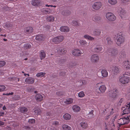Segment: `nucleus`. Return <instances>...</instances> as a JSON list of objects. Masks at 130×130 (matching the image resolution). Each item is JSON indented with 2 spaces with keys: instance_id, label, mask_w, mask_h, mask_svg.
<instances>
[{
  "instance_id": "nucleus-1",
  "label": "nucleus",
  "mask_w": 130,
  "mask_h": 130,
  "mask_svg": "<svg viewBox=\"0 0 130 130\" xmlns=\"http://www.w3.org/2000/svg\"><path fill=\"white\" fill-rule=\"evenodd\" d=\"M115 41L117 44L119 46L122 45L124 41V39L120 32L117 34L115 37Z\"/></svg>"
},
{
  "instance_id": "nucleus-2",
  "label": "nucleus",
  "mask_w": 130,
  "mask_h": 130,
  "mask_svg": "<svg viewBox=\"0 0 130 130\" xmlns=\"http://www.w3.org/2000/svg\"><path fill=\"white\" fill-rule=\"evenodd\" d=\"M130 117V116H129L120 118L118 120V123L119 124L121 125L127 124L129 122Z\"/></svg>"
},
{
  "instance_id": "nucleus-3",
  "label": "nucleus",
  "mask_w": 130,
  "mask_h": 130,
  "mask_svg": "<svg viewBox=\"0 0 130 130\" xmlns=\"http://www.w3.org/2000/svg\"><path fill=\"white\" fill-rule=\"evenodd\" d=\"M64 39L63 36H58L54 37L52 39V41L56 44H59L63 41Z\"/></svg>"
},
{
  "instance_id": "nucleus-4",
  "label": "nucleus",
  "mask_w": 130,
  "mask_h": 130,
  "mask_svg": "<svg viewBox=\"0 0 130 130\" xmlns=\"http://www.w3.org/2000/svg\"><path fill=\"white\" fill-rule=\"evenodd\" d=\"M106 16L107 19L110 21H113L116 19V17L113 13L111 12L107 13Z\"/></svg>"
},
{
  "instance_id": "nucleus-5",
  "label": "nucleus",
  "mask_w": 130,
  "mask_h": 130,
  "mask_svg": "<svg viewBox=\"0 0 130 130\" xmlns=\"http://www.w3.org/2000/svg\"><path fill=\"white\" fill-rule=\"evenodd\" d=\"M130 78L129 77L123 75L119 79V81L120 82L123 84L127 83L129 81Z\"/></svg>"
},
{
  "instance_id": "nucleus-6",
  "label": "nucleus",
  "mask_w": 130,
  "mask_h": 130,
  "mask_svg": "<svg viewBox=\"0 0 130 130\" xmlns=\"http://www.w3.org/2000/svg\"><path fill=\"white\" fill-rule=\"evenodd\" d=\"M122 110H123L124 114H128L130 112V103H128L127 105L123 108Z\"/></svg>"
},
{
  "instance_id": "nucleus-7",
  "label": "nucleus",
  "mask_w": 130,
  "mask_h": 130,
  "mask_svg": "<svg viewBox=\"0 0 130 130\" xmlns=\"http://www.w3.org/2000/svg\"><path fill=\"white\" fill-rule=\"evenodd\" d=\"M102 6V3L100 2L95 3L92 5V8L94 9L98 10Z\"/></svg>"
},
{
  "instance_id": "nucleus-8",
  "label": "nucleus",
  "mask_w": 130,
  "mask_h": 130,
  "mask_svg": "<svg viewBox=\"0 0 130 130\" xmlns=\"http://www.w3.org/2000/svg\"><path fill=\"white\" fill-rule=\"evenodd\" d=\"M120 17L123 20L127 18V14L126 11L123 9H121L120 12L119 13Z\"/></svg>"
},
{
  "instance_id": "nucleus-9",
  "label": "nucleus",
  "mask_w": 130,
  "mask_h": 130,
  "mask_svg": "<svg viewBox=\"0 0 130 130\" xmlns=\"http://www.w3.org/2000/svg\"><path fill=\"white\" fill-rule=\"evenodd\" d=\"M72 55L74 56H79L82 54L83 53L79 50L76 49L72 50Z\"/></svg>"
},
{
  "instance_id": "nucleus-10",
  "label": "nucleus",
  "mask_w": 130,
  "mask_h": 130,
  "mask_svg": "<svg viewBox=\"0 0 130 130\" xmlns=\"http://www.w3.org/2000/svg\"><path fill=\"white\" fill-rule=\"evenodd\" d=\"M99 59V57L96 54H94L92 55L91 58V60L93 63H96L97 62Z\"/></svg>"
},
{
  "instance_id": "nucleus-11",
  "label": "nucleus",
  "mask_w": 130,
  "mask_h": 130,
  "mask_svg": "<svg viewBox=\"0 0 130 130\" xmlns=\"http://www.w3.org/2000/svg\"><path fill=\"white\" fill-rule=\"evenodd\" d=\"M110 93H111L112 95H111V99H114L117 97V90L116 89H114L113 90H111L109 91Z\"/></svg>"
},
{
  "instance_id": "nucleus-12",
  "label": "nucleus",
  "mask_w": 130,
  "mask_h": 130,
  "mask_svg": "<svg viewBox=\"0 0 130 130\" xmlns=\"http://www.w3.org/2000/svg\"><path fill=\"white\" fill-rule=\"evenodd\" d=\"M73 99L71 98H68L64 99L63 100L64 102L66 104H69L73 103Z\"/></svg>"
},
{
  "instance_id": "nucleus-13",
  "label": "nucleus",
  "mask_w": 130,
  "mask_h": 130,
  "mask_svg": "<svg viewBox=\"0 0 130 130\" xmlns=\"http://www.w3.org/2000/svg\"><path fill=\"white\" fill-rule=\"evenodd\" d=\"M34 79L31 77H28L26 78L25 80L26 83L27 84H32L34 82Z\"/></svg>"
},
{
  "instance_id": "nucleus-14",
  "label": "nucleus",
  "mask_w": 130,
  "mask_h": 130,
  "mask_svg": "<svg viewBox=\"0 0 130 130\" xmlns=\"http://www.w3.org/2000/svg\"><path fill=\"white\" fill-rule=\"evenodd\" d=\"M80 128L81 129H86L88 126V125L87 123L83 121L80 122Z\"/></svg>"
},
{
  "instance_id": "nucleus-15",
  "label": "nucleus",
  "mask_w": 130,
  "mask_h": 130,
  "mask_svg": "<svg viewBox=\"0 0 130 130\" xmlns=\"http://www.w3.org/2000/svg\"><path fill=\"white\" fill-rule=\"evenodd\" d=\"M60 30L62 32H68L70 30V29L67 26H62L60 27Z\"/></svg>"
},
{
  "instance_id": "nucleus-16",
  "label": "nucleus",
  "mask_w": 130,
  "mask_h": 130,
  "mask_svg": "<svg viewBox=\"0 0 130 130\" xmlns=\"http://www.w3.org/2000/svg\"><path fill=\"white\" fill-rule=\"evenodd\" d=\"M72 109L73 111L75 112H79L80 110V107L76 105H74L73 106Z\"/></svg>"
},
{
  "instance_id": "nucleus-17",
  "label": "nucleus",
  "mask_w": 130,
  "mask_h": 130,
  "mask_svg": "<svg viewBox=\"0 0 130 130\" xmlns=\"http://www.w3.org/2000/svg\"><path fill=\"white\" fill-rule=\"evenodd\" d=\"M129 62L128 61H125L123 62V67L126 69L127 70L129 69Z\"/></svg>"
},
{
  "instance_id": "nucleus-18",
  "label": "nucleus",
  "mask_w": 130,
  "mask_h": 130,
  "mask_svg": "<svg viewBox=\"0 0 130 130\" xmlns=\"http://www.w3.org/2000/svg\"><path fill=\"white\" fill-rule=\"evenodd\" d=\"M106 88L105 85H102L100 86L99 90L102 93H104L105 91Z\"/></svg>"
},
{
  "instance_id": "nucleus-19",
  "label": "nucleus",
  "mask_w": 130,
  "mask_h": 130,
  "mask_svg": "<svg viewBox=\"0 0 130 130\" xmlns=\"http://www.w3.org/2000/svg\"><path fill=\"white\" fill-rule=\"evenodd\" d=\"M41 2L40 1L37 0H33L31 2V4L35 6H38L40 5Z\"/></svg>"
},
{
  "instance_id": "nucleus-20",
  "label": "nucleus",
  "mask_w": 130,
  "mask_h": 130,
  "mask_svg": "<svg viewBox=\"0 0 130 130\" xmlns=\"http://www.w3.org/2000/svg\"><path fill=\"white\" fill-rule=\"evenodd\" d=\"M112 71L115 74L118 73L119 72V68L116 66L113 67L112 68Z\"/></svg>"
},
{
  "instance_id": "nucleus-21",
  "label": "nucleus",
  "mask_w": 130,
  "mask_h": 130,
  "mask_svg": "<svg viewBox=\"0 0 130 130\" xmlns=\"http://www.w3.org/2000/svg\"><path fill=\"white\" fill-rule=\"evenodd\" d=\"M42 96L39 94H37L35 96V98L37 101H41L43 99Z\"/></svg>"
},
{
  "instance_id": "nucleus-22",
  "label": "nucleus",
  "mask_w": 130,
  "mask_h": 130,
  "mask_svg": "<svg viewBox=\"0 0 130 130\" xmlns=\"http://www.w3.org/2000/svg\"><path fill=\"white\" fill-rule=\"evenodd\" d=\"M46 56V54L45 52L43 50L41 51L40 53V57L41 60L44 58Z\"/></svg>"
},
{
  "instance_id": "nucleus-23",
  "label": "nucleus",
  "mask_w": 130,
  "mask_h": 130,
  "mask_svg": "<svg viewBox=\"0 0 130 130\" xmlns=\"http://www.w3.org/2000/svg\"><path fill=\"white\" fill-rule=\"evenodd\" d=\"M102 76L104 77H105L107 76L108 73L107 71L105 70H103L101 71Z\"/></svg>"
},
{
  "instance_id": "nucleus-24",
  "label": "nucleus",
  "mask_w": 130,
  "mask_h": 130,
  "mask_svg": "<svg viewBox=\"0 0 130 130\" xmlns=\"http://www.w3.org/2000/svg\"><path fill=\"white\" fill-rule=\"evenodd\" d=\"M62 128L63 130H71V127L68 125L64 124L62 125Z\"/></svg>"
},
{
  "instance_id": "nucleus-25",
  "label": "nucleus",
  "mask_w": 130,
  "mask_h": 130,
  "mask_svg": "<svg viewBox=\"0 0 130 130\" xmlns=\"http://www.w3.org/2000/svg\"><path fill=\"white\" fill-rule=\"evenodd\" d=\"M66 49L65 48L60 49L59 51H58V53L60 55L64 54L66 52Z\"/></svg>"
},
{
  "instance_id": "nucleus-26",
  "label": "nucleus",
  "mask_w": 130,
  "mask_h": 130,
  "mask_svg": "<svg viewBox=\"0 0 130 130\" xmlns=\"http://www.w3.org/2000/svg\"><path fill=\"white\" fill-rule=\"evenodd\" d=\"M19 109L21 112L23 113H25L27 111V109L25 107H20Z\"/></svg>"
},
{
  "instance_id": "nucleus-27",
  "label": "nucleus",
  "mask_w": 130,
  "mask_h": 130,
  "mask_svg": "<svg viewBox=\"0 0 130 130\" xmlns=\"http://www.w3.org/2000/svg\"><path fill=\"white\" fill-rule=\"evenodd\" d=\"M102 47L100 46H97L94 49V51L97 52H100L102 51Z\"/></svg>"
},
{
  "instance_id": "nucleus-28",
  "label": "nucleus",
  "mask_w": 130,
  "mask_h": 130,
  "mask_svg": "<svg viewBox=\"0 0 130 130\" xmlns=\"http://www.w3.org/2000/svg\"><path fill=\"white\" fill-rule=\"evenodd\" d=\"M83 37L85 39L89 40H92L94 39V38L87 35H84Z\"/></svg>"
},
{
  "instance_id": "nucleus-29",
  "label": "nucleus",
  "mask_w": 130,
  "mask_h": 130,
  "mask_svg": "<svg viewBox=\"0 0 130 130\" xmlns=\"http://www.w3.org/2000/svg\"><path fill=\"white\" fill-rule=\"evenodd\" d=\"M108 3L111 5H114L116 4L117 3V0H108Z\"/></svg>"
},
{
  "instance_id": "nucleus-30",
  "label": "nucleus",
  "mask_w": 130,
  "mask_h": 130,
  "mask_svg": "<svg viewBox=\"0 0 130 130\" xmlns=\"http://www.w3.org/2000/svg\"><path fill=\"white\" fill-rule=\"evenodd\" d=\"M46 74V73L45 72H40L37 73L36 75V76L37 77H43L45 76Z\"/></svg>"
},
{
  "instance_id": "nucleus-31",
  "label": "nucleus",
  "mask_w": 130,
  "mask_h": 130,
  "mask_svg": "<svg viewBox=\"0 0 130 130\" xmlns=\"http://www.w3.org/2000/svg\"><path fill=\"white\" fill-rule=\"evenodd\" d=\"M50 11V9L46 8H43L41 10L42 12L46 14L50 13L51 12Z\"/></svg>"
},
{
  "instance_id": "nucleus-32",
  "label": "nucleus",
  "mask_w": 130,
  "mask_h": 130,
  "mask_svg": "<svg viewBox=\"0 0 130 130\" xmlns=\"http://www.w3.org/2000/svg\"><path fill=\"white\" fill-rule=\"evenodd\" d=\"M63 118L66 120H69L71 118V116L69 114L66 113L63 115Z\"/></svg>"
},
{
  "instance_id": "nucleus-33",
  "label": "nucleus",
  "mask_w": 130,
  "mask_h": 130,
  "mask_svg": "<svg viewBox=\"0 0 130 130\" xmlns=\"http://www.w3.org/2000/svg\"><path fill=\"white\" fill-rule=\"evenodd\" d=\"M101 32L100 30H96L93 31V35L95 36H97L100 35Z\"/></svg>"
},
{
  "instance_id": "nucleus-34",
  "label": "nucleus",
  "mask_w": 130,
  "mask_h": 130,
  "mask_svg": "<svg viewBox=\"0 0 130 130\" xmlns=\"http://www.w3.org/2000/svg\"><path fill=\"white\" fill-rule=\"evenodd\" d=\"M43 39V37L42 35H38L36 36V40L39 41L42 40Z\"/></svg>"
},
{
  "instance_id": "nucleus-35",
  "label": "nucleus",
  "mask_w": 130,
  "mask_h": 130,
  "mask_svg": "<svg viewBox=\"0 0 130 130\" xmlns=\"http://www.w3.org/2000/svg\"><path fill=\"white\" fill-rule=\"evenodd\" d=\"M47 21H54V18L52 16H48L46 18Z\"/></svg>"
},
{
  "instance_id": "nucleus-36",
  "label": "nucleus",
  "mask_w": 130,
  "mask_h": 130,
  "mask_svg": "<svg viewBox=\"0 0 130 130\" xmlns=\"http://www.w3.org/2000/svg\"><path fill=\"white\" fill-rule=\"evenodd\" d=\"M26 31L27 32L30 33L32 32L33 30V28L31 27H27L26 28Z\"/></svg>"
},
{
  "instance_id": "nucleus-37",
  "label": "nucleus",
  "mask_w": 130,
  "mask_h": 130,
  "mask_svg": "<svg viewBox=\"0 0 130 130\" xmlns=\"http://www.w3.org/2000/svg\"><path fill=\"white\" fill-rule=\"evenodd\" d=\"M79 42L81 45H85L87 44V42L86 41L84 40H80L79 41Z\"/></svg>"
},
{
  "instance_id": "nucleus-38",
  "label": "nucleus",
  "mask_w": 130,
  "mask_h": 130,
  "mask_svg": "<svg viewBox=\"0 0 130 130\" xmlns=\"http://www.w3.org/2000/svg\"><path fill=\"white\" fill-rule=\"evenodd\" d=\"M93 110H91L89 113L88 114L87 116L89 118H91L93 117Z\"/></svg>"
},
{
  "instance_id": "nucleus-39",
  "label": "nucleus",
  "mask_w": 130,
  "mask_h": 130,
  "mask_svg": "<svg viewBox=\"0 0 130 130\" xmlns=\"http://www.w3.org/2000/svg\"><path fill=\"white\" fill-rule=\"evenodd\" d=\"M78 96L80 98H82L85 96L84 93L83 91H81L79 92L78 94Z\"/></svg>"
},
{
  "instance_id": "nucleus-40",
  "label": "nucleus",
  "mask_w": 130,
  "mask_h": 130,
  "mask_svg": "<svg viewBox=\"0 0 130 130\" xmlns=\"http://www.w3.org/2000/svg\"><path fill=\"white\" fill-rule=\"evenodd\" d=\"M4 28H8L10 27L11 26V25L9 23H7L6 24H4Z\"/></svg>"
},
{
  "instance_id": "nucleus-41",
  "label": "nucleus",
  "mask_w": 130,
  "mask_h": 130,
  "mask_svg": "<svg viewBox=\"0 0 130 130\" xmlns=\"http://www.w3.org/2000/svg\"><path fill=\"white\" fill-rule=\"evenodd\" d=\"M111 53L112 55L115 56L118 54V52L117 50H114L112 51Z\"/></svg>"
},
{
  "instance_id": "nucleus-42",
  "label": "nucleus",
  "mask_w": 130,
  "mask_h": 130,
  "mask_svg": "<svg viewBox=\"0 0 130 130\" xmlns=\"http://www.w3.org/2000/svg\"><path fill=\"white\" fill-rule=\"evenodd\" d=\"M6 88L3 85H0V92L4 91Z\"/></svg>"
},
{
  "instance_id": "nucleus-43",
  "label": "nucleus",
  "mask_w": 130,
  "mask_h": 130,
  "mask_svg": "<svg viewBox=\"0 0 130 130\" xmlns=\"http://www.w3.org/2000/svg\"><path fill=\"white\" fill-rule=\"evenodd\" d=\"M34 111L36 114H39L41 112V110L40 109H38L35 110Z\"/></svg>"
},
{
  "instance_id": "nucleus-44",
  "label": "nucleus",
  "mask_w": 130,
  "mask_h": 130,
  "mask_svg": "<svg viewBox=\"0 0 130 130\" xmlns=\"http://www.w3.org/2000/svg\"><path fill=\"white\" fill-rule=\"evenodd\" d=\"M80 82L81 83L80 85L81 86L84 85L86 84V82L85 80H81Z\"/></svg>"
},
{
  "instance_id": "nucleus-45",
  "label": "nucleus",
  "mask_w": 130,
  "mask_h": 130,
  "mask_svg": "<svg viewBox=\"0 0 130 130\" xmlns=\"http://www.w3.org/2000/svg\"><path fill=\"white\" fill-rule=\"evenodd\" d=\"M6 64V62L4 61H0V67L4 66Z\"/></svg>"
},
{
  "instance_id": "nucleus-46",
  "label": "nucleus",
  "mask_w": 130,
  "mask_h": 130,
  "mask_svg": "<svg viewBox=\"0 0 130 130\" xmlns=\"http://www.w3.org/2000/svg\"><path fill=\"white\" fill-rule=\"evenodd\" d=\"M35 120L34 119H29L28 120V122L30 123H33L35 122Z\"/></svg>"
},
{
  "instance_id": "nucleus-47",
  "label": "nucleus",
  "mask_w": 130,
  "mask_h": 130,
  "mask_svg": "<svg viewBox=\"0 0 130 130\" xmlns=\"http://www.w3.org/2000/svg\"><path fill=\"white\" fill-rule=\"evenodd\" d=\"M24 47L25 48L28 49L30 47L31 45L29 44H24Z\"/></svg>"
},
{
  "instance_id": "nucleus-48",
  "label": "nucleus",
  "mask_w": 130,
  "mask_h": 130,
  "mask_svg": "<svg viewBox=\"0 0 130 130\" xmlns=\"http://www.w3.org/2000/svg\"><path fill=\"white\" fill-rule=\"evenodd\" d=\"M106 40L107 41V43L109 44H111L112 43V41L110 40V39L109 38H107L106 39Z\"/></svg>"
},
{
  "instance_id": "nucleus-49",
  "label": "nucleus",
  "mask_w": 130,
  "mask_h": 130,
  "mask_svg": "<svg viewBox=\"0 0 130 130\" xmlns=\"http://www.w3.org/2000/svg\"><path fill=\"white\" fill-rule=\"evenodd\" d=\"M72 23V24L74 26H77L78 24L77 22L75 21H73Z\"/></svg>"
},
{
  "instance_id": "nucleus-50",
  "label": "nucleus",
  "mask_w": 130,
  "mask_h": 130,
  "mask_svg": "<svg viewBox=\"0 0 130 130\" xmlns=\"http://www.w3.org/2000/svg\"><path fill=\"white\" fill-rule=\"evenodd\" d=\"M122 2L124 4H126L129 2V0H121Z\"/></svg>"
},
{
  "instance_id": "nucleus-51",
  "label": "nucleus",
  "mask_w": 130,
  "mask_h": 130,
  "mask_svg": "<svg viewBox=\"0 0 130 130\" xmlns=\"http://www.w3.org/2000/svg\"><path fill=\"white\" fill-rule=\"evenodd\" d=\"M27 90L28 92H31L32 90V89L31 87H28L27 88Z\"/></svg>"
},
{
  "instance_id": "nucleus-52",
  "label": "nucleus",
  "mask_w": 130,
  "mask_h": 130,
  "mask_svg": "<svg viewBox=\"0 0 130 130\" xmlns=\"http://www.w3.org/2000/svg\"><path fill=\"white\" fill-rule=\"evenodd\" d=\"M53 124L55 125H58L59 124V122L57 121H55L53 122Z\"/></svg>"
},
{
  "instance_id": "nucleus-53",
  "label": "nucleus",
  "mask_w": 130,
  "mask_h": 130,
  "mask_svg": "<svg viewBox=\"0 0 130 130\" xmlns=\"http://www.w3.org/2000/svg\"><path fill=\"white\" fill-rule=\"evenodd\" d=\"M4 112H0V116H3L4 114Z\"/></svg>"
},
{
  "instance_id": "nucleus-54",
  "label": "nucleus",
  "mask_w": 130,
  "mask_h": 130,
  "mask_svg": "<svg viewBox=\"0 0 130 130\" xmlns=\"http://www.w3.org/2000/svg\"><path fill=\"white\" fill-rule=\"evenodd\" d=\"M13 92H11V93H6V95H12L13 94Z\"/></svg>"
},
{
  "instance_id": "nucleus-55",
  "label": "nucleus",
  "mask_w": 130,
  "mask_h": 130,
  "mask_svg": "<svg viewBox=\"0 0 130 130\" xmlns=\"http://www.w3.org/2000/svg\"><path fill=\"white\" fill-rule=\"evenodd\" d=\"M57 94L58 96H60V95L61 94V93L60 92H57Z\"/></svg>"
},
{
  "instance_id": "nucleus-56",
  "label": "nucleus",
  "mask_w": 130,
  "mask_h": 130,
  "mask_svg": "<svg viewBox=\"0 0 130 130\" xmlns=\"http://www.w3.org/2000/svg\"><path fill=\"white\" fill-rule=\"evenodd\" d=\"M129 73L128 72L125 73L123 75H125V76H126V75H129Z\"/></svg>"
},
{
  "instance_id": "nucleus-57",
  "label": "nucleus",
  "mask_w": 130,
  "mask_h": 130,
  "mask_svg": "<svg viewBox=\"0 0 130 130\" xmlns=\"http://www.w3.org/2000/svg\"><path fill=\"white\" fill-rule=\"evenodd\" d=\"M4 124V123L3 122L0 121V125H3Z\"/></svg>"
},
{
  "instance_id": "nucleus-58",
  "label": "nucleus",
  "mask_w": 130,
  "mask_h": 130,
  "mask_svg": "<svg viewBox=\"0 0 130 130\" xmlns=\"http://www.w3.org/2000/svg\"><path fill=\"white\" fill-rule=\"evenodd\" d=\"M3 110H6V108L5 106V105L3 107Z\"/></svg>"
},
{
  "instance_id": "nucleus-59",
  "label": "nucleus",
  "mask_w": 130,
  "mask_h": 130,
  "mask_svg": "<svg viewBox=\"0 0 130 130\" xmlns=\"http://www.w3.org/2000/svg\"><path fill=\"white\" fill-rule=\"evenodd\" d=\"M0 36H3L4 37H6V35L5 34H4V35H2V34H1L0 35Z\"/></svg>"
},
{
  "instance_id": "nucleus-60",
  "label": "nucleus",
  "mask_w": 130,
  "mask_h": 130,
  "mask_svg": "<svg viewBox=\"0 0 130 130\" xmlns=\"http://www.w3.org/2000/svg\"><path fill=\"white\" fill-rule=\"evenodd\" d=\"M24 75L25 76H26V75H27L28 76H29V75L28 74L25 73L24 74Z\"/></svg>"
},
{
  "instance_id": "nucleus-61",
  "label": "nucleus",
  "mask_w": 130,
  "mask_h": 130,
  "mask_svg": "<svg viewBox=\"0 0 130 130\" xmlns=\"http://www.w3.org/2000/svg\"><path fill=\"white\" fill-rule=\"evenodd\" d=\"M45 6L46 7H49L50 6V5H45Z\"/></svg>"
},
{
  "instance_id": "nucleus-62",
  "label": "nucleus",
  "mask_w": 130,
  "mask_h": 130,
  "mask_svg": "<svg viewBox=\"0 0 130 130\" xmlns=\"http://www.w3.org/2000/svg\"><path fill=\"white\" fill-rule=\"evenodd\" d=\"M3 40H4V41H7V39H6L4 38L3 39Z\"/></svg>"
},
{
  "instance_id": "nucleus-63",
  "label": "nucleus",
  "mask_w": 130,
  "mask_h": 130,
  "mask_svg": "<svg viewBox=\"0 0 130 130\" xmlns=\"http://www.w3.org/2000/svg\"><path fill=\"white\" fill-rule=\"evenodd\" d=\"M99 84H100V83L97 84H96L97 86H98V87H99Z\"/></svg>"
},
{
  "instance_id": "nucleus-64",
  "label": "nucleus",
  "mask_w": 130,
  "mask_h": 130,
  "mask_svg": "<svg viewBox=\"0 0 130 130\" xmlns=\"http://www.w3.org/2000/svg\"><path fill=\"white\" fill-rule=\"evenodd\" d=\"M2 104H0V108L2 107Z\"/></svg>"
}]
</instances>
